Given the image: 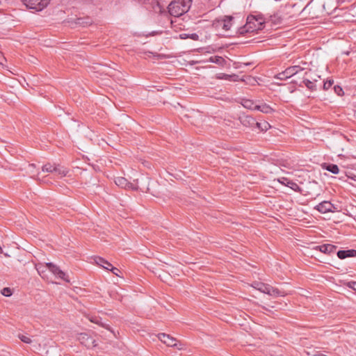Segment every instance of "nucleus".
I'll list each match as a JSON object with an SVG mask.
<instances>
[{
    "label": "nucleus",
    "mask_w": 356,
    "mask_h": 356,
    "mask_svg": "<svg viewBox=\"0 0 356 356\" xmlns=\"http://www.w3.org/2000/svg\"><path fill=\"white\" fill-rule=\"evenodd\" d=\"M264 20L261 17L249 15L247 17L246 24L238 29L239 35H244L247 33L257 32L264 28Z\"/></svg>",
    "instance_id": "1"
},
{
    "label": "nucleus",
    "mask_w": 356,
    "mask_h": 356,
    "mask_svg": "<svg viewBox=\"0 0 356 356\" xmlns=\"http://www.w3.org/2000/svg\"><path fill=\"white\" fill-rule=\"evenodd\" d=\"M193 0H175L172 1L168 8L169 13L175 17H179L187 13L192 4Z\"/></svg>",
    "instance_id": "2"
},
{
    "label": "nucleus",
    "mask_w": 356,
    "mask_h": 356,
    "mask_svg": "<svg viewBox=\"0 0 356 356\" xmlns=\"http://www.w3.org/2000/svg\"><path fill=\"white\" fill-rule=\"evenodd\" d=\"M242 106L248 110H257L259 111H275L276 108L270 104H266L261 101H256L249 99H243L241 100Z\"/></svg>",
    "instance_id": "3"
},
{
    "label": "nucleus",
    "mask_w": 356,
    "mask_h": 356,
    "mask_svg": "<svg viewBox=\"0 0 356 356\" xmlns=\"http://www.w3.org/2000/svg\"><path fill=\"white\" fill-rule=\"evenodd\" d=\"M22 1L29 9L41 11L49 5L50 0H22Z\"/></svg>",
    "instance_id": "4"
},
{
    "label": "nucleus",
    "mask_w": 356,
    "mask_h": 356,
    "mask_svg": "<svg viewBox=\"0 0 356 356\" xmlns=\"http://www.w3.org/2000/svg\"><path fill=\"white\" fill-rule=\"evenodd\" d=\"M303 70V68L299 65H293L287 67L284 71L278 73L275 78L280 80H286L298 72Z\"/></svg>",
    "instance_id": "5"
},
{
    "label": "nucleus",
    "mask_w": 356,
    "mask_h": 356,
    "mask_svg": "<svg viewBox=\"0 0 356 356\" xmlns=\"http://www.w3.org/2000/svg\"><path fill=\"white\" fill-rule=\"evenodd\" d=\"M157 337L161 341L166 344L168 346L177 347L179 350H181L183 348L182 344L177 343V339L169 334L165 333H159Z\"/></svg>",
    "instance_id": "6"
},
{
    "label": "nucleus",
    "mask_w": 356,
    "mask_h": 356,
    "mask_svg": "<svg viewBox=\"0 0 356 356\" xmlns=\"http://www.w3.org/2000/svg\"><path fill=\"white\" fill-rule=\"evenodd\" d=\"M47 265L48 267V270L51 273H52L56 277L60 278L68 283L70 282V279L68 278V275H66V273L64 271H63L59 266L51 262L47 263Z\"/></svg>",
    "instance_id": "7"
},
{
    "label": "nucleus",
    "mask_w": 356,
    "mask_h": 356,
    "mask_svg": "<svg viewBox=\"0 0 356 356\" xmlns=\"http://www.w3.org/2000/svg\"><path fill=\"white\" fill-rule=\"evenodd\" d=\"M314 209L321 213H326L328 212L338 211L337 207L334 206L329 201H323L316 205Z\"/></svg>",
    "instance_id": "8"
},
{
    "label": "nucleus",
    "mask_w": 356,
    "mask_h": 356,
    "mask_svg": "<svg viewBox=\"0 0 356 356\" xmlns=\"http://www.w3.org/2000/svg\"><path fill=\"white\" fill-rule=\"evenodd\" d=\"M77 339L79 342L87 347L88 348H91L95 347L97 346L95 340L91 336L88 335L87 333H80L77 337Z\"/></svg>",
    "instance_id": "9"
},
{
    "label": "nucleus",
    "mask_w": 356,
    "mask_h": 356,
    "mask_svg": "<svg viewBox=\"0 0 356 356\" xmlns=\"http://www.w3.org/2000/svg\"><path fill=\"white\" fill-rule=\"evenodd\" d=\"M233 20V17L232 16H225L222 19H218L215 21L214 24L217 27H222L225 31H229L232 26V22Z\"/></svg>",
    "instance_id": "10"
},
{
    "label": "nucleus",
    "mask_w": 356,
    "mask_h": 356,
    "mask_svg": "<svg viewBox=\"0 0 356 356\" xmlns=\"http://www.w3.org/2000/svg\"><path fill=\"white\" fill-rule=\"evenodd\" d=\"M239 119L241 120V122L245 127H259L261 123L256 121V120L250 116V115H243V116H239Z\"/></svg>",
    "instance_id": "11"
},
{
    "label": "nucleus",
    "mask_w": 356,
    "mask_h": 356,
    "mask_svg": "<svg viewBox=\"0 0 356 356\" xmlns=\"http://www.w3.org/2000/svg\"><path fill=\"white\" fill-rule=\"evenodd\" d=\"M337 248V247L334 245L326 243L316 246L314 250H318L324 254H330L331 253H333Z\"/></svg>",
    "instance_id": "12"
},
{
    "label": "nucleus",
    "mask_w": 356,
    "mask_h": 356,
    "mask_svg": "<svg viewBox=\"0 0 356 356\" xmlns=\"http://www.w3.org/2000/svg\"><path fill=\"white\" fill-rule=\"evenodd\" d=\"M278 181L290 188L293 189L294 191L299 192L300 191V186L293 181L286 178V177H281L278 179Z\"/></svg>",
    "instance_id": "13"
},
{
    "label": "nucleus",
    "mask_w": 356,
    "mask_h": 356,
    "mask_svg": "<svg viewBox=\"0 0 356 356\" xmlns=\"http://www.w3.org/2000/svg\"><path fill=\"white\" fill-rule=\"evenodd\" d=\"M115 183L117 186L121 188L137 190L136 187H134L131 183L129 182L127 179L122 177H118L115 178Z\"/></svg>",
    "instance_id": "14"
},
{
    "label": "nucleus",
    "mask_w": 356,
    "mask_h": 356,
    "mask_svg": "<svg viewBox=\"0 0 356 356\" xmlns=\"http://www.w3.org/2000/svg\"><path fill=\"white\" fill-rule=\"evenodd\" d=\"M337 255L339 259H344L348 257H356V250L350 249V250H339L337 252Z\"/></svg>",
    "instance_id": "15"
},
{
    "label": "nucleus",
    "mask_w": 356,
    "mask_h": 356,
    "mask_svg": "<svg viewBox=\"0 0 356 356\" xmlns=\"http://www.w3.org/2000/svg\"><path fill=\"white\" fill-rule=\"evenodd\" d=\"M283 17L280 12H277L270 15L268 17V21L272 23L273 25L277 26L282 23Z\"/></svg>",
    "instance_id": "16"
},
{
    "label": "nucleus",
    "mask_w": 356,
    "mask_h": 356,
    "mask_svg": "<svg viewBox=\"0 0 356 356\" xmlns=\"http://www.w3.org/2000/svg\"><path fill=\"white\" fill-rule=\"evenodd\" d=\"M251 286H252L254 289H257V290L259 291L260 292H261V293H266V294L267 291H268V289H267V288H268L269 284H265V283H263V282H257V281H255V282H252V284H251Z\"/></svg>",
    "instance_id": "17"
},
{
    "label": "nucleus",
    "mask_w": 356,
    "mask_h": 356,
    "mask_svg": "<svg viewBox=\"0 0 356 356\" xmlns=\"http://www.w3.org/2000/svg\"><path fill=\"white\" fill-rule=\"evenodd\" d=\"M322 168L334 175H337L339 172V168L337 165L334 163H324L322 165Z\"/></svg>",
    "instance_id": "18"
},
{
    "label": "nucleus",
    "mask_w": 356,
    "mask_h": 356,
    "mask_svg": "<svg viewBox=\"0 0 356 356\" xmlns=\"http://www.w3.org/2000/svg\"><path fill=\"white\" fill-rule=\"evenodd\" d=\"M88 318L90 322L97 324L101 327H104L108 330H111L110 326L107 324L102 323L100 317L96 316H88Z\"/></svg>",
    "instance_id": "19"
},
{
    "label": "nucleus",
    "mask_w": 356,
    "mask_h": 356,
    "mask_svg": "<svg viewBox=\"0 0 356 356\" xmlns=\"http://www.w3.org/2000/svg\"><path fill=\"white\" fill-rule=\"evenodd\" d=\"M35 268L38 273V274L42 277L44 278L47 276L46 271L48 270V267L47 263H38L35 264Z\"/></svg>",
    "instance_id": "20"
},
{
    "label": "nucleus",
    "mask_w": 356,
    "mask_h": 356,
    "mask_svg": "<svg viewBox=\"0 0 356 356\" xmlns=\"http://www.w3.org/2000/svg\"><path fill=\"white\" fill-rule=\"evenodd\" d=\"M54 172L58 175L60 177H63L67 175V174L68 173V170H67V168L62 167L58 164H56Z\"/></svg>",
    "instance_id": "21"
},
{
    "label": "nucleus",
    "mask_w": 356,
    "mask_h": 356,
    "mask_svg": "<svg viewBox=\"0 0 356 356\" xmlns=\"http://www.w3.org/2000/svg\"><path fill=\"white\" fill-rule=\"evenodd\" d=\"M267 289H268V291H267L266 294H268L269 296H275V297L284 296L283 292L280 291L277 288L273 287L270 284H269L268 288H267Z\"/></svg>",
    "instance_id": "22"
},
{
    "label": "nucleus",
    "mask_w": 356,
    "mask_h": 356,
    "mask_svg": "<svg viewBox=\"0 0 356 356\" xmlns=\"http://www.w3.org/2000/svg\"><path fill=\"white\" fill-rule=\"evenodd\" d=\"M199 35L195 33L191 34L182 33L179 34V38L181 40L191 39L193 40L197 41L199 40Z\"/></svg>",
    "instance_id": "23"
},
{
    "label": "nucleus",
    "mask_w": 356,
    "mask_h": 356,
    "mask_svg": "<svg viewBox=\"0 0 356 356\" xmlns=\"http://www.w3.org/2000/svg\"><path fill=\"white\" fill-rule=\"evenodd\" d=\"M209 61L220 65L221 66H223L226 62L225 60L222 56H214L210 57Z\"/></svg>",
    "instance_id": "24"
},
{
    "label": "nucleus",
    "mask_w": 356,
    "mask_h": 356,
    "mask_svg": "<svg viewBox=\"0 0 356 356\" xmlns=\"http://www.w3.org/2000/svg\"><path fill=\"white\" fill-rule=\"evenodd\" d=\"M140 3L147 4L150 3L152 8L155 9L156 7L160 8L159 2L157 0H137Z\"/></svg>",
    "instance_id": "25"
},
{
    "label": "nucleus",
    "mask_w": 356,
    "mask_h": 356,
    "mask_svg": "<svg viewBox=\"0 0 356 356\" xmlns=\"http://www.w3.org/2000/svg\"><path fill=\"white\" fill-rule=\"evenodd\" d=\"M91 23H92V20L89 17H86V18L80 17V18H77L76 20V24H79V25H82V26H86V25L90 24Z\"/></svg>",
    "instance_id": "26"
},
{
    "label": "nucleus",
    "mask_w": 356,
    "mask_h": 356,
    "mask_svg": "<svg viewBox=\"0 0 356 356\" xmlns=\"http://www.w3.org/2000/svg\"><path fill=\"white\" fill-rule=\"evenodd\" d=\"M55 163L54 164H51V163H47L45 165H44L42 168V170L43 172H54V170H55Z\"/></svg>",
    "instance_id": "27"
},
{
    "label": "nucleus",
    "mask_w": 356,
    "mask_h": 356,
    "mask_svg": "<svg viewBox=\"0 0 356 356\" xmlns=\"http://www.w3.org/2000/svg\"><path fill=\"white\" fill-rule=\"evenodd\" d=\"M303 83L305 85V86L309 90H313L316 87L315 83L307 79H304Z\"/></svg>",
    "instance_id": "28"
},
{
    "label": "nucleus",
    "mask_w": 356,
    "mask_h": 356,
    "mask_svg": "<svg viewBox=\"0 0 356 356\" xmlns=\"http://www.w3.org/2000/svg\"><path fill=\"white\" fill-rule=\"evenodd\" d=\"M19 338L25 343H31L32 342L31 338L24 334H19Z\"/></svg>",
    "instance_id": "29"
},
{
    "label": "nucleus",
    "mask_w": 356,
    "mask_h": 356,
    "mask_svg": "<svg viewBox=\"0 0 356 356\" xmlns=\"http://www.w3.org/2000/svg\"><path fill=\"white\" fill-rule=\"evenodd\" d=\"M1 293L4 296L9 297L12 295V291L10 288L5 287L2 289Z\"/></svg>",
    "instance_id": "30"
},
{
    "label": "nucleus",
    "mask_w": 356,
    "mask_h": 356,
    "mask_svg": "<svg viewBox=\"0 0 356 356\" xmlns=\"http://www.w3.org/2000/svg\"><path fill=\"white\" fill-rule=\"evenodd\" d=\"M225 79L227 80H232L234 81H238V76L236 74H232V75H228V74H224Z\"/></svg>",
    "instance_id": "31"
},
{
    "label": "nucleus",
    "mask_w": 356,
    "mask_h": 356,
    "mask_svg": "<svg viewBox=\"0 0 356 356\" xmlns=\"http://www.w3.org/2000/svg\"><path fill=\"white\" fill-rule=\"evenodd\" d=\"M95 263L97 265H99V266H100L102 267H103V266H104V264L106 263V260L102 258V257H96L95 259Z\"/></svg>",
    "instance_id": "32"
},
{
    "label": "nucleus",
    "mask_w": 356,
    "mask_h": 356,
    "mask_svg": "<svg viewBox=\"0 0 356 356\" xmlns=\"http://www.w3.org/2000/svg\"><path fill=\"white\" fill-rule=\"evenodd\" d=\"M333 83H334V81L332 79L327 80L326 81H325L323 83L324 90L329 89L332 86Z\"/></svg>",
    "instance_id": "33"
},
{
    "label": "nucleus",
    "mask_w": 356,
    "mask_h": 356,
    "mask_svg": "<svg viewBox=\"0 0 356 356\" xmlns=\"http://www.w3.org/2000/svg\"><path fill=\"white\" fill-rule=\"evenodd\" d=\"M334 90L335 93L337 95H338L339 96H341V95H342L343 94V89L339 86H335L334 87Z\"/></svg>",
    "instance_id": "34"
},
{
    "label": "nucleus",
    "mask_w": 356,
    "mask_h": 356,
    "mask_svg": "<svg viewBox=\"0 0 356 356\" xmlns=\"http://www.w3.org/2000/svg\"><path fill=\"white\" fill-rule=\"evenodd\" d=\"M260 125H261V124ZM269 127H270V125H269V124L268 122H264L263 124V127L260 126L258 128L259 129H261V131H264V130H267Z\"/></svg>",
    "instance_id": "35"
},
{
    "label": "nucleus",
    "mask_w": 356,
    "mask_h": 356,
    "mask_svg": "<svg viewBox=\"0 0 356 356\" xmlns=\"http://www.w3.org/2000/svg\"><path fill=\"white\" fill-rule=\"evenodd\" d=\"M112 267H113V265L107 261H106L104 266H103L104 268L109 270L111 268H112Z\"/></svg>",
    "instance_id": "36"
},
{
    "label": "nucleus",
    "mask_w": 356,
    "mask_h": 356,
    "mask_svg": "<svg viewBox=\"0 0 356 356\" xmlns=\"http://www.w3.org/2000/svg\"><path fill=\"white\" fill-rule=\"evenodd\" d=\"M348 286L356 291V282H348Z\"/></svg>",
    "instance_id": "37"
},
{
    "label": "nucleus",
    "mask_w": 356,
    "mask_h": 356,
    "mask_svg": "<svg viewBox=\"0 0 356 356\" xmlns=\"http://www.w3.org/2000/svg\"><path fill=\"white\" fill-rule=\"evenodd\" d=\"M110 270L113 274H115V275H116L118 276H119L118 273H120V270L118 268H115V267H112V268H111Z\"/></svg>",
    "instance_id": "38"
},
{
    "label": "nucleus",
    "mask_w": 356,
    "mask_h": 356,
    "mask_svg": "<svg viewBox=\"0 0 356 356\" xmlns=\"http://www.w3.org/2000/svg\"><path fill=\"white\" fill-rule=\"evenodd\" d=\"M262 309H264L265 311H267V312H270V311L269 309H268L267 307H266L264 306H262Z\"/></svg>",
    "instance_id": "39"
},
{
    "label": "nucleus",
    "mask_w": 356,
    "mask_h": 356,
    "mask_svg": "<svg viewBox=\"0 0 356 356\" xmlns=\"http://www.w3.org/2000/svg\"><path fill=\"white\" fill-rule=\"evenodd\" d=\"M184 117L188 118V115H187V114H185V115H184Z\"/></svg>",
    "instance_id": "40"
}]
</instances>
